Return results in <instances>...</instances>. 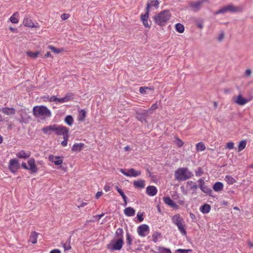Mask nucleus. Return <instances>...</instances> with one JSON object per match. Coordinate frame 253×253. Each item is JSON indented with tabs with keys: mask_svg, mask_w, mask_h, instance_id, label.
<instances>
[{
	"mask_svg": "<svg viewBox=\"0 0 253 253\" xmlns=\"http://www.w3.org/2000/svg\"><path fill=\"white\" fill-rule=\"evenodd\" d=\"M209 0H198L195 2H189V5L194 11H197L200 9L204 3H208Z\"/></svg>",
	"mask_w": 253,
	"mask_h": 253,
	"instance_id": "obj_10",
	"label": "nucleus"
},
{
	"mask_svg": "<svg viewBox=\"0 0 253 253\" xmlns=\"http://www.w3.org/2000/svg\"><path fill=\"white\" fill-rule=\"evenodd\" d=\"M57 100H58V98H57V96H52L50 97L49 101H50V102H56L57 101Z\"/></svg>",
	"mask_w": 253,
	"mask_h": 253,
	"instance_id": "obj_55",
	"label": "nucleus"
},
{
	"mask_svg": "<svg viewBox=\"0 0 253 253\" xmlns=\"http://www.w3.org/2000/svg\"><path fill=\"white\" fill-rule=\"evenodd\" d=\"M133 185L135 187L143 188L144 187V181L143 180H139L133 182Z\"/></svg>",
	"mask_w": 253,
	"mask_h": 253,
	"instance_id": "obj_36",
	"label": "nucleus"
},
{
	"mask_svg": "<svg viewBox=\"0 0 253 253\" xmlns=\"http://www.w3.org/2000/svg\"><path fill=\"white\" fill-rule=\"evenodd\" d=\"M135 210L130 207L126 208L124 210V213L125 215L129 217L133 216L134 215H135Z\"/></svg>",
	"mask_w": 253,
	"mask_h": 253,
	"instance_id": "obj_27",
	"label": "nucleus"
},
{
	"mask_svg": "<svg viewBox=\"0 0 253 253\" xmlns=\"http://www.w3.org/2000/svg\"><path fill=\"white\" fill-rule=\"evenodd\" d=\"M132 242V239L131 235L128 233H126V244L127 246H130Z\"/></svg>",
	"mask_w": 253,
	"mask_h": 253,
	"instance_id": "obj_46",
	"label": "nucleus"
},
{
	"mask_svg": "<svg viewBox=\"0 0 253 253\" xmlns=\"http://www.w3.org/2000/svg\"><path fill=\"white\" fill-rule=\"evenodd\" d=\"M69 15L68 13H64L61 15V18L63 20H65L68 19Z\"/></svg>",
	"mask_w": 253,
	"mask_h": 253,
	"instance_id": "obj_52",
	"label": "nucleus"
},
{
	"mask_svg": "<svg viewBox=\"0 0 253 253\" xmlns=\"http://www.w3.org/2000/svg\"><path fill=\"white\" fill-rule=\"evenodd\" d=\"M211 206L208 204H205L200 207V211L204 214H207L211 211Z\"/></svg>",
	"mask_w": 253,
	"mask_h": 253,
	"instance_id": "obj_25",
	"label": "nucleus"
},
{
	"mask_svg": "<svg viewBox=\"0 0 253 253\" xmlns=\"http://www.w3.org/2000/svg\"><path fill=\"white\" fill-rule=\"evenodd\" d=\"M0 111L6 115L10 116L14 115L16 111L13 107H2Z\"/></svg>",
	"mask_w": 253,
	"mask_h": 253,
	"instance_id": "obj_19",
	"label": "nucleus"
},
{
	"mask_svg": "<svg viewBox=\"0 0 253 253\" xmlns=\"http://www.w3.org/2000/svg\"><path fill=\"white\" fill-rule=\"evenodd\" d=\"M20 168L18 160L16 159H12L9 161L8 169L11 172L15 174Z\"/></svg>",
	"mask_w": 253,
	"mask_h": 253,
	"instance_id": "obj_8",
	"label": "nucleus"
},
{
	"mask_svg": "<svg viewBox=\"0 0 253 253\" xmlns=\"http://www.w3.org/2000/svg\"><path fill=\"white\" fill-rule=\"evenodd\" d=\"M52 55H51L50 53L49 52H47V53L45 54L44 55V58H48V57H51Z\"/></svg>",
	"mask_w": 253,
	"mask_h": 253,
	"instance_id": "obj_64",
	"label": "nucleus"
},
{
	"mask_svg": "<svg viewBox=\"0 0 253 253\" xmlns=\"http://www.w3.org/2000/svg\"><path fill=\"white\" fill-rule=\"evenodd\" d=\"M176 30L179 33H182L184 32V26L182 24L178 23L175 25Z\"/></svg>",
	"mask_w": 253,
	"mask_h": 253,
	"instance_id": "obj_39",
	"label": "nucleus"
},
{
	"mask_svg": "<svg viewBox=\"0 0 253 253\" xmlns=\"http://www.w3.org/2000/svg\"><path fill=\"white\" fill-rule=\"evenodd\" d=\"M223 38H224V34L223 33L220 34V36H219L218 38V41H221Z\"/></svg>",
	"mask_w": 253,
	"mask_h": 253,
	"instance_id": "obj_62",
	"label": "nucleus"
},
{
	"mask_svg": "<svg viewBox=\"0 0 253 253\" xmlns=\"http://www.w3.org/2000/svg\"><path fill=\"white\" fill-rule=\"evenodd\" d=\"M123 229L121 228H118L115 232V237L117 239L123 240Z\"/></svg>",
	"mask_w": 253,
	"mask_h": 253,
	"instance_id": "obj_31",
	"label": "nucleus"
},
{
	"mask_svg": "<svg viewBox=\"0 0 253 253\" xmlns=\"http://www.w3.org/2000/svg\"><path fill=\"white\" fill-rule=\"evenodd\" d=\"M192 172L188 170V168H179L175 170L174 178L178 181H184L189 179L193 176Z\"/></svg>",
	"mask_w": 253,
	"mask_h": 253,
	"instance_id": "obj_2",
	"label": "nucleus"
},
{
	"mask_svg": "<svg viewBox=\"0 0 253 253\" xmlns=\"http://www.w3.org/2000/svg\"><path fill=\"white\" fill-rule=\"evenodd\" d=\"M73 96L74 95L73 93H68V94H66L65 96L63 97V98H64L65 101L68 102L73 99Z\"/></svg>",
	"mask_w": 253,
	"mask_h": 253,
	"instance_id": "obj_47",
	"label": "nucleus"
},
{
	"mask_svg": "<svg viewBox=\"0 0 253 253\" xmlns=\"http://www.w3.org/2000/svg\"><path fill=\"white\" fill-rule=\"evenodd\" d=\"M49 253H61V252L59 250L55 249L50 251Z\"/></svg>",
	"mask_w": 253,
	"mask_h": 253,
	"instance_id": "obj_63",
	"label": "nucleus"
},
{
	"mask_svg": "<svg viewBox=\"0 0 253 253\" xmlns=\"http://www.w3.org/2000/svg\"><path fill=\"white\" fill-rule=\"evenodd\" d=\"M111 187L108 185H105L104 187V191L108 192L110 190Z\"/></svg>",
	"mask_w": 253,
	"mask_h": 253,
	"instance_id": "obj_61",
	"label": "nucleus"
},
{
	"mask_svg": "<svg viewBox=\"0 0 253 253\" xmlns=\"http://www.w3.org/2000/svg\"><path fill=\"white\" fill-rule=\"evenodd\" d=\"M26 54L28 56H29V57L32 58V59H36L38 58V57L40 55V52L39 51H37L35 52H33L31 51H27L26 52Z\"/></svg>",
	"mask_w": 253,
	"mask_h": 253,
	"instance_id": "obj_33",
	"label": "nucleus"
},
{
	"mask_svg": "<svg viewBox=\"0 0 253 253\" xmlns=\"http://www.w3.org/2000/svg\"><path fill=\"white\" fill-rule=\"evenodd\" d=\"M124 244L123 239H117L107 245V249L110 251H120Z\"/></svg>",
	"mask_w": 253,
	"mask_h": 253,
	"instance_id": "obj_6",
	"label": "nucleus"
},
{
	"mask_svg": "<svg viewBox=\"0 0 253 253\" xmlns=\"http://www.w3.org/2000/svg\"><path fill=\"white\" fill-rule=\"evenodd\" d=\"M34 116L45 119L51 116V112L47 107L41 105L35 106L33 108Z\"/></svg>",
	"mask_w": 253,
	"mask_h": 253,
	"instance_id": "obj_3",
	"label": "nucleus"
},
{
	"mask_svg": "<svg viewBox=\"0 0 253 253\" xmlns=\"http://www.w3.org/2000/svg\"><path fill=\"white\" fill-rule=\"evenodd\" d=\"M174 143L178 148H181L184 144V142L177 136L174 137Z\"/></svg>",
	"mask_w": 253,
	"mask_h": 253,
	"instance_id": "obj_34",
	"label": "nucleus"
},
{
	"mask_svg": "<svg viewBox=\"0 0 253 253\" xmlns=\"http://www.w3.org/2000/svg\"><path fill=\"white\" fill-rule=\"evenodd\" d=\"M171 220L175 225L177 226L178 229L181 233L185 236L187 234L185 229V223L182 216L179 214H176L172 216Z\"/></svg>",
	"mask_w": 253,
	"mask_h": 253,
	"instance_id": "obj_4",
	"label": "nucleus"
},
{
	"mask_svg": "<svg viewBox=\"0 0 253 253\" xmlns=\"http://www.w3.org/2000/svg\"><path fill=\"white\" fill-rule=\"evenodd\" d=\"M213 189L215 192H220L223 189V184L220 182H216L213 185Z\"/></svg>",
	"mask_w": 253,
	"mask_h": 253,
	"instance_id": "obj_24",
	"label": "nucleus"
},
{
	"mask_svg": "<svg viewBox=\"0 0 253 253\" xmlns=\"http://www.w3.org/2000/svg\"><path fill=\"white\" fill-rule=\"evenodd\" d=\"M171 16L169 10H164L161 11L153 17V19L156 24L159 26H163L166 25L170 19Z\"/></svg>",
	"mask_w": 253,
	"mask_h": 253,
	"instance_id": "obj_1",
	"label": "nucleus"
},
{
	"mask_svg": "<svg viewBox=\"0 0 253 253\" xmlns=\"http://www.w3.org/2000/svg\"><path fill=\"white\" fill-rule=\"evenodd\" d=\"M242 10L243 7L242 6H236L233 4H229L219 8L218 11L214 12V14L218 15L219 14H224L228 12L236 13L241 12Z\"/></svg>",
	"mask_w": 253,
	"mask_h": 253,
	"instance_id": "obj_5",
	"label": "nucleus"
},
{
	"mask_svg": "<svg viewBox=\"0 0 253 253\" xmlns=\"http://www.w3.org/2000/svg\"><path fill=\"white\" fill-rule=\"evenodd\" d=\"M18 17L19 13L18 12H14L10 18V20L11 23L14 24L18 23L19 22Z\"/></svg>",
	"mask_w": 253,
	"mask_h": 253,
	"instance_id": "obj_30",
	"label": "nucleus"
},
{
	"mask_svg": "<svg viewBox=\"0 0 253 253\" xmlns=\"http://www.w3.org/2000/svg\"><path fill=\"white\" fill-rule=\"evenodd\" d=\"M247 146V141L245 140H242L240 141L238 145V152L243 150Z\"/></svg>",
	"mask_w": 253,
	"mask_h": 253,
	"instance_id": "obj_40",
	"label": "nucleus"
},
{
	"mask_svg": "<svg viewBox=\"0 0 253 253\" xmlns=\"http://www.w3.org/2000/svg\"><path fill=\"white\" fill-rule=\"evenodd\" d=\"M23 24L24 26L31 28L37 27V26H35L34 23L33 22L32 19L29 17H26L24 18L23 20Z\"/></svg>",
	"mask_w": 253,
	"mask_h": 253,
	"instance_id": "obj_22",
	"label": "nucleus"
},
{
	"mask_svg": "<svg viewBox=\"0 0 253 253\" xmlns=\"http://www.w3.org/2000/svg\"><path fill=\"white\" fill-rule=\"evenodd\" d=\"M196 149L198 152H203L206 150V146L203 142H200L196 145Z\"/></svg>",
	"mask_w": 253,
	"mask_h": 253,
	"instance_id": "obj_35",
	"label": "nucleus"
},
{
	"mask_svg": "<svg viewBox=\"0 0 253 253\" xmlns=\"http://www.w3.org/2000/svg\"><path fill=\"white\" fill-rule=\"evenodd\" d=\"M73 118L72 116L69 115L66 117L65 122L66 124H68V126H72L73 124Z\"/></svg>",
	"mask_w": 253,
	"mask_h": 253,
	"instance_id": "obj_42",
	"label": "nucleus"
},
{
	"mask_svg": "<svg viewBox=\"0 0 253 253\" xmlns=\"http://www.w3.org/2000/svg\"><path fill=\"white\" fill-rule=\"evenodd\" d=\"M161 237V233H154L153 234V235H152V240H153V241L154 242V243H156L157 241H158V240H159V239H160Z\"/></svg>",
	"mask_w": 253,
	"mask_h": 253,
	"instance_id": "obj_43",
	"label": "nucleus"
},
{
	"mask_svg": "<svg viewBox=\"0 0 253 253\" xmlns=\"http://www.w3.org/2000/svg\"><path fill=\"white\" fill-rule=\"evenodd\" d=\"M147 89H152L153 90V88L151 87L148 86H141L139 88V91H140V93L141 94H145L146 92V90Z\"/></svg>",
	"mask_w": 253,
	"mask_h": 253,
	"instance_id": "obj_44",
	"label": "nucleus"
},
{
	"mask_svg": "<svg viewBox=\"0 0 253 253\" xmlns=\"http://www.w3.org/2000/svg\"><path fill=\"white\" fill-rule=\"evenodd\" d=\"M38 238V234L35 232H33L30 236L29 241L33 244L37 243Z\"/></svg>",
	"mask_w": 253,
	"mask_h": 253,
	"instance_id": "obj_28",
	"label": "nucleus"
},
{
	"mask_svg": "<svg viewBox=\"0 0 253 253\" xmlns=\"http://www.w3.org/2000/svg\"><path fill=\"white\" fill-rule=\"evenodd\" d=\"M225 181L229 185H232L236 182V180L231 175H226L225 176Z\"/></svg>",
	"mask_w": 253,
	"mask_h": 253,
	"instance_id": "obj_37",
	"label": "nucleus"
},
{
	"mask_svg": "<svg viewBox=\"0 0 253 253\" xmlns=\"http://www.w3.org/2000/svg\"><path fill=\"white\" fill-rule=\"evenodd\" d=\"M163 201L165 204L170 206V207L174 209L178 208V206L176 205V204L173 202L169 197L163 198Z\"/></svg>",
	"mask_w": 253,
	"mask_h": 253,
	"instance_id": "obj_20",
	"label": "nucleus"
},
{
	"mask_svg": "<svg viewBox=\"0 0 253 253\" xmlns=\"http://www.w3.org/2000/svg\"><path fill=\"white\" fill-rule=\"evenodd\" d=\"M187 184L189 185H191L190 189L191 190H196L198 188L197 185L196 184V183L193 182V181H189L187 182Z\"/></svg>",
	"mask_w": 253,
	"mask_h": 253,
	"instance_id": "obj_45",
	"label": "nucleus"
},
{
	"mask_svg": "<svg viewBox=\"0 0 253 253\" xmlns=\"http://www.w3.org/2000/svg\"><path fill=\"white\" fill-rule=\"evenodd\" d=\"M63 248H64L65 251H69L71 249L70 245L67 243L63 244Z\"/></svg>",
	"mask_w": 253,
	"mask_h": 253,
	"instance_id": "obj_54",
	"label": "nucleus"
},
{
	"mask_svg": "<svg viewBox=\"0 0 253 253\" xmlns=\"http://www.w3.org/2000/svg\"><path fill=\"white\" fill-rule=\"evenodd\" d=\"M146 192L150 196H155L157 194V189L155 186L150 185L146 188Z\"/></svg>",
	"mask_w": 253,
	"mask_h": 253,
	"instance_id": "obj_21",
	"label": "nucleus"
},
{
	"mask_svg": "<svg viewBox=\"0 0 253 253\" xmlns=\"http://www.w3.org/2000/svg\"><path fill=\"white\" fill-rule=\"evenodd\" d=\"M104 215V213H102L101 214L96 215L94 216V218H96L97 220H99Z\"/></svg>",
	"mask_w": 253,
	"mask_h": 253,
	"instance_id": "obj_59",
	"label": "nucleus"
},
{
	"mask_svg": "<svg viewBox=\"0 0 253 253\" xmlns=\"http://www.w3.org/2000/svg\"><path fill=\"white\" fill-rule=\"evenodd\" d=\"M149 228L146 224H141L138 227L137 232L139 236L144 237L146 235V233L148 232Z\"/></svg>",
	"mask_w": 253,
	"mask_h": 253,
	"instance_id": "obj_15",
	"label": "nucleus"
},
{
	"mask_svg": "<svg viewBox=\"0 0 253 253\" xmlns=\"http://www.w3.org/2000/svg\"><path fill=\"white\" fill-rule=\"evenodd\" d=\"M149 12L145 11V13L140 15V20L145 28H149L150 25L148 23Z\"/></svg>",
	"mask_w": 253,
	"mask_h": 253,
	"instance_id": "obj_18",
	"label": "nucleus"
},
{
	"mask_svg": "<svg viewBox=\"0 0 253 253\" xmlns=\"http://www.w3.org/2000/svg\"><path fill=\"white\" fill-rule=\"evenodd\" d=\"M69 136H66L63 137V140L61 141V145L63 147H65L68 145Z\"/></svg>",
	"mask_w": 253,
	"mask_h": 253,
	"instance_id": "obj_48",
	"label": "nucleus"
},
{
	"mask_svg": "<svg viewBox=\"0 0 253 253\" xmlns=\"http://www.w3.org/2000/svg\"><path fill=\"white\" fill-rule=\"evenodd\" d=\"M203 174V171L202 170V169L201 168H198L197 170L195 171V175L197 176H200L202 175Z\"/></svg>",
	"mask_w": 253,
	"mask_h": 253,
	"instance_id": "obj_49",
	"label": "nucleus"
},
{
	"mask_svg": "<svg viewBox=\"0 0 253 253\" xmlns=\"http://www.w3.org/2000/svg\"><path fill=\"white\" fill-rule=\"evenodd\" d=\"M31 155V152L29 150H21L16 154V157L19 159H27Z\"/></svg>",
	"mask_w": 253,
	"mask_h": 253,
	"instance_id": "obj_14",
	"label": "nucleus"
},
{
	"mask_svg": "<svg viewBox=\"0 0 253 253\" xmlns=\"http://www.w3.org/2000/svg\"><path fill=\"white\" fill-rule=\"evenodd\" d=\"M156 250L157 253H171L170 250L168 248H165L160 246H156Z\"/></svg>",
	"mask_w": 253,
	"mask_h": 253,
	"instance_id": "obj_29",
	"label": "nucleus"
},
{
	"mask_svg": "<svg viewBox=\"0 0 253 253\" xmlns=\"http://www.w3.org/2000/svg\"><path fill=\"white\" fill-rule=\"evenodd\" d=\"M158 108V105L156 103H154L152 105H151L150 108H149V110H155Z\"/></svg>",
	"mask_w": 253,
	"mask_h": 253,
	"instance_id": "obj_56",
	"label": "nucleus"
},
{
	"mask_svg": "<svg viewBox=\"0 0 253 253\" xmlns=\"http://www.w3.org/2000/svg\"><path fill=\"white\" fill-rule=\"evenodd\" d=\"M199 187H200V189L202 190V192L211 195L212 192L211 189L209 188V187L206 185H201Z\"/></svg>",
	"mask_w": 253,
	"mask_h": 253,
	"instance_id": "obj_32",
	"label": "nucleus"
},
{
	"mask_svg": "<svg viewBox=\"0 0 253 253\" xmlns=\"http://www.w3.org/2000/svg\"><path fill=\"white\" fill-rule=\"evenodd\" d=\"M234 143L232 142H229L226 144V148L229 149H232L234 148Z\"/></svg>",
	"mask_w": 253,
	"mask_h": 253,
	"instance_id": "obj_51",
	"label": "nucleus"
},
{
	"mask_svg": "<svg viewBox=\"0 0 253 253\" xmlns=\"http://www.w3.org/2000/svg\"><path fill=\"white\" fill-rule=\"evenodd\" d=\"M86 113L85 110H81L79 111V120L81 121H84L86 117Z\"/></svg>",
	"mask_w": 253,
	"mask_h": 253,
	"instance_id": "obj_38",
	"label": "nucleus"
},
{
	"mask_svg": "<svg viewBox=\"0 0 253 253\" xmlns=\"http://www.w3.org/2000/svg\"><path fill=\"white\" fill-rule=\"evenodd\" d=\"M102 194L103 193L102 191H97L96 194V196H95V197H96V199H99V198L102 196Z\"/></svg>",
	"mask_w": 253,
	"mask_h": 253,
	"instance_id": "obj_58",
	"label": "nucleus"
},
{
	"mask_svg": "<svg viewBox=\"0 0 253 253\" xmlns=\"http://www.w3.org/2000/svg\"><path fill=\"white\" fill-rule=\"evenodd\" d=\"M198 182L199 183V186H200L201 185H205V184H204L205 183L204 182V180L202 179L198 180Z\"/></svg>",
	"mask_w": 253,
	"mask_h": 253,
	"instance_id": "obj_60",
	"label": "nucleus"
},
{
	"mask_svg": "<svg viewBox=\"0 0 253 253\" xmlns=\"http://www.w3.org/2000/svg\"><path fill=\"white\" fill-rule=\"evenodd\" d=\"M28 165H29V167H28V169L31 171L32 172H37L38 168L37 166L35 164V161L34 158H31L27 162Z\"/></svg>",
	"mask_w": 253,
	"mask_h": 253,
	"instance_id": "obj_17",
	"label": "nucleus"
},
{
	"mask_svg": "<svg viewBox=\"0 0 253 253\" xmlns=\"http://www.w3.org/2000/svg\"><path fill=\"white\" fill-rule=\"evenodd\" d=\"M49 160L50 162L53 163L56 166L61 165L63 164V160L60 156L50 155L49 156Z\"/></svg>",
	"mask_w": 253,
	"mask_h": 253,
	"instance_id": "obj_16",
	"label": "nucleus"
},
{
	"mask_svg": "<svg viewBox=\"0 0 253 253\" xmlns=\"http://www.w3.org/2000/svg\"><path fill=\"white\" fill-rule=\"evenodd\" d=\"M54 133L58 135H63V137H69L68 128L62 126L58 125Z\"/></svg>",
	"mask_w": 253,
	"mask_h": 253,
	"instance_id": "obj_11",
	"label": "nucleus"
},
{
	"mask_svg": "<svg viewBox=\"0 0 253 253\" xmlns=\"http://www.w3.org/2000/svg\"><path fill=\"white\" fill-rule=\"evenodd\" d=\"M252 70L250 69H246L245 70V72L244 73V76L245 77H250L252 75Z\"/></svg>",
	"mask_w": 253,
	"mask_h": 253,
	"instance_id": "obj_50",
	"label": "nucleus"
},
{
	"mask_svg": "<svg viewBox=\"0 0 253 253\" xmlns=\"http://www.w3.org/2000/svg\"><path fill=\"white\" fill-rule=\"evenodd\" d=\"M159 2L157 0H149L146 2L145 11L150 12L153 7L157 9L159 7Z\"/></svg>",
	"mask_w": 253,
	"mask_h": 253,
	"instance_id": "obj_12",
	"label": "nucleus"
},
{
	"mask_svg": "<svg viewBox=\"0 0 253 253\" xmlns=\"http://www.w3.org/2000/svg\"><path fill=\"white\" fill-rule=\"evenodd\" d=\"M48 49H50L53 52L55 53H59L63 51L62 48H57L51 45H49L47 47Z\"/></svg>",
	"mask_w": 253,
	"mask_h": 253,
	"instance_id": "obj_41",
	"label": "nucleus"
},
{
	"mask_svg": "<svg viewBox=\"0 0 253 253\" xmlns=\"http://www.w3.org/2000/svg\"><path fill=\"white\" fill-rule=\"evenodd\" d=\"M84 144L83 143H76L73 145L71 150L73 152H79L81 151L84 148Z\"/></svg>",
	"mask_w": 253,
	"mask_h": 253,
	"instance_id": "obj_23",
	"label": "nucleus"
},
{
	"mask_svg": "<svg viewBox=\"0 0 253 253\" xmlns=\"http://www.w3.org/2000/svg\"><path fill=\"white\" fill-rule=\"evenodd\" d=\"M252 100V97L249 99H246L242 96L241 94H239L238 96L233 97V101L234 103L239 106H244Z\"/></svg>",
	"mask_w": 253,
	"mask_h": 253,
	"instance_id": "obj_9",
	"label": "nucleus"
},
{
	"mask_svg": "<svg viewBox=\"0 0 253 253\" xmlns=\"http://www.w3.org/2000/svg\"><path fill=\"white\" fill-rule=\"evenodd\" d=\"M120 172L127 177H137L141 175V171L136 170L134 169L130 168L127 170V171L123 169H120Z\"/></svg>",
	"mask_w": 253,
	"mask_h": 253,
	"instance_id": "obj_7",
	"label": "nucleus"
},
{
	"mask_svg": "<svg viewBox=\"0 0 253 253\" xmlns=\"http://www.w3.org/2000/svg\"><path fill=\"white\" fill-rule=\"evenodd\" d=\"M58 125H53L42 128L43 133L47 135H50L52 132H55L56 129L57 128Z\"/></svg>",
	"mask_w": 253,
	"mask_h": 253,
	"instance_id": "obj_13",
	"label": "nucleus"
},
{
	"mask_svg": "<svg viewBox=\"0 0 253 253\" xmlns=\"http://www.w3.org/2000/svg\"><path fill=\"white\" fill-rule=\"evenodd\" d=\"M191 250L190 249L189 250H184V249H178L177 250V252L180 253H188V252H190Z\"/></svg>",
	"mask_w": 253,
	"mask_h": 253,
	"instance_id": "obj_53",
	"label": "nucleus"
},
{
	"mask_svg": "<svg viewBox=\"0 0 253 253\" xmlns=\"http://www.w3.org/2000/svg\"><path fill=\"white\" fill-rule=\"evenodd\" d=\"M65 102H66V101L65 100V99H64L63 97H62V98H58V100H57V103H65Z\"/></svg>",
	"mask_w": 253,
	"mask_h": 253,
	"instance_id": "obj_57",
	"label": "nucleus"
},
{
	"mask_svg": "<svg viewBox=\"0 0 253 253\" xmlns=\"http://www.w3.org/2000/svg\"><path fill=\"white\" fill-rule=\"evenodd\" d=\"M115 189H116V190H117V191L118 192V193H119L120 194L121 196L122 197L123 201H124V202H125L124 206H126L127 205V197L125 195V193L123 192L122 190L119 187L117 186V187H115Z\"/></svg>",
	"mask_w": 253,
	"mask_h": 253,
	"instance_id": "obj_26",
	"label": "nucleus"
}]
</instances>
